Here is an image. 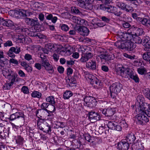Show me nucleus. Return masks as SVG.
Here are the masks:
<instances>
[{
	"mask_svg": "<svg viewBox=\"0 0 150 150\" xmlns=\"http://www.w3.org/2000/svg\"><path fill=\"white\" fill-rule=\"evenodd\" d=\"M93 56V54L90 52L83 54H82L81 57L80 59V60L82 62H86L87 61H88V59L91 58Z\"/></svg>",
	"mask_w": 150,
	"mask_h": 150,
	"instance_id": "obj_19",
	"label": "nucleus"
},
{
	"mask_svg": "<svg viewBox=\"0 0 150 150\" xmlns=\"http://www.w3.org/2000/svg\"><path fill=\"white\" fill-rule=\"evenodd\" d=\"M12 128L14 131L16 132L18 131L19 130L22 132L23 130V127L22 126H17L13 124L12 125Z\"/></svg>",
	"mask_w": 150,
	"mask_h": 150,
	"instance_id": "obj_40",
	"label": "nucleus"
},
{
	"mask_svg": "<svg viewBox=\"0 0 150 150\" xmlns=\"http://www.w3.org/2000/svg\"><path fill=\"white\" fill-rule=\"evenodd\" d=\"M21 91L24 94H27L29 93V91L27 87L24 86L21 88Z\"/></svg>",
	"mask_w": 150,
	"mask_h": 150,
	"instance_id": "obj_50",
	"label": "nucleus"
},
{
	"mask_svg": "<svg viewBox=\"0 0 150 150\" xmlns=\"http://www.w3.org/2000/svg\"><path fill=\"white\" fill-rule=\"evenodd\" d=\"M124 139L129 144H132L133 145H136L137 142L138 140L136 137V134L130 132L128 133L126 136L125 137Z\"/></svg>",
	"mask_w": 150,
	"mask_h": 150,
	"instance_id": "obj_11",
	"label": "nucleus"
},
{
	"mask_svg": "<svg viewBox=\"0 0 150 150\" xmlns=\"http://www.w3.org/2000/svg\"><path fill=\"white\" fill-rule=\"evenodd\" d=\"M87 80L92 85H94L96 88H100L102 85L101 81L95 76L91 74H88L86 75Z\"/></svg>",
	"mask_w": 150,
	"mask_h": 150,
	"instance_id": "obj_8",
	"label": "nucleus"
},
{
	"mask_svg": "<svg viewBox=\"0 0 150 150\" xmlns=\"http://www.w3.org/2000/svg\"><path fill=\"white\" fill-rule=\"evenodd\" d=\"M142 57L144 59L149 62L150 61V52H148L144 53Z\"/></svg>",
	"mask_w": 150,
	"mask_h": 150,
	"instance_id": "obj_41",
	"label": "nucleus"
},
{
	"mask_svg": "<svg viewBox=\"0 0 150 150\" xmlns=\"http://www.w3.org/2000/svg\"><path fill=\"white\" fill-rule=\"evenodd\" d=\"M41 93L38 91H34L31 93V96L33 98H40L41 97Z\"/></svg>",
	"mask_w": 150,
	"mask_h": 150,
	"instance_id": "obj_39",
	"label": "nucleus"
},
{
	"mask_svg": "<svg viewBox=\"0 0 150 150\" xmlns=\"http://www.w3.org/2000/svg\"><path fill=\"white\" fill-rule=\"evenodd\" d=\"M46 108L47 109H49L50 108L53 109L52 111L48 110L46 108H44L43 109H37L35 112V115L38 118H41L42 119H45L47 117V118L52 119L54 117V115L53 113L56 110V108L55 107V104H42L41 108L44 107V105L47 104Z\"/></svg>",
	"mask_w": 150,
	"mask_h": 150,
	"instance_id": "obj_2",
	"label": "nucleus"
},
{
	"mask_svg": "<svg viewBox=\"0 0 150 150\" xmlns=\"http://www.w3.org/2000/svg\"><path fill=\"white\" fill-rule=\"evenodd\" d=\"M150 104H137L135 105V111L137 114L142 113L146 114L148 117H150Z\"/></svg>",
	"mask_w": 150,
	"mask_h": 150,
	"instance_id": "obj_6",
	"label": "nucleus"
},
{
	"mask_svg": "<svg viewBox=\"0 0 150 150\" xmlns=\"http://www.w3.org/2000/svg\"><path fill=\"white\" fill-rule=\"evenodd\" d=\"M62 29L65 31H67L69 29V28L67 25L65 24H62L61 25Z\"/></svg>",
	"mask_w": 150,
	"mask_h": 150,
	"instance_id": "obj_60",
	"label": "nucleus"
},
{
	"mask_svg": "<svg viewBox=\"0 0 150 150\" xmlns=\"http://www.w3.org/2000/svg\"><path fill=\"white\" fill-rule=\"evenodd\" d=\"M142 44L146 49H150V38L147 36H146L142 39Z\"/></svg>",
	"mask_w": 150,
	"mask_h": 150,
	"instance_id": "obj_20",
	"label": "nucleus"
},
{
	"mask_svg": "<svg viewBox=\"0 0 150 150\" xmlns=\"http://www.w3.org/2000/svg\"><path fill=\"white\" fill-rule=\"evenodd\" d=\"M85 103H95L97 101L93 97L87 96L84 99Z\"/></svg>",
	"mask_w": 150,
	"mask_h": 150,
	"instance_id": "obj_28",
	"label": "nucleus"
},
{
	"mask_svg": "<svg viewBox=\"0 0 150 150\" xmlns=\"http://www.w3.org/2000/svg\"><path fill=\"white\" fill-rule=\"evenodd\" d=\"M10 49H12L13 52L16 54H18L21 52L20 48L18 47H12Z\"/></svg>",
	"mask_w": 150,
	"mask_h": 150,
	"instance_id": "obj_47",
	"label": "nucleus"
},
{
	"mask_svg": "<svg viewBox=\"0 0 150 150\" xmlns=\"http://www.w3.org/2000/svg\"><path fill=\"white\" fill-rule=\"evenodd\" d=\"M10 129V127H7V126L6 128H5L3 130L4 133V136H5L6 139V137H9V134L10 133H11Z\"/></svg>",
	"mask_w": 150,
	"mask_h": 150,
	"instance_id": "obj_37",
	"label": "nucleus"
},
{
	"mask_svg": "<svg viewBox=\"0 0 150 150\" xmlns=\"http://www.w3.org/2000/svg\"><path fill=\"white\" fill-rule=\"evenodd\" d=\"M131 35V38L132 40V41L134 44L136 43L140 44L142 43V40L139 37V35H134L131 33V34H130Z\"/></svg>",
	"mask_w": 150,
	"mask_h": 150,
	"instance_id": "obj_22",
	"label": "nucleus"
},
{
	"mask_svg": "<svg viewBox=\"0 0 150 150\" xmlns=\"http://www.w3.org/2000/svg\"><path fill=\"white\" fill-rule=\"evenodd\" d=\"M144 99L143 96L142 95H139L136 99L137 102V103H144L143 102Z\"/></svg>",
	"mask_w": 150,
	"mask_h": 150,
	"instance_id": "obj_49",
	"label": "nucleus"
},
{
	"mask_svg": "<svg viewBox=\"0 0 150 150\" xmlns=\"http://www.w3.org/2000/svg\"><path fill=\"white\" fill-rule=\"evenodd\" d=\"M24 30L25 32V34H27L29 36L32 37L35 36H36V35H35L33 34L34 33L33 32L30 31L28 29H24Z\"/></svg>",
	"mask_w": 150,
	"mask_h": 150,
	"instance_id": "obj_58",
	"label": "nucleus"
},
{
	"mask_svg": "<svg viewBox=\"0 0 150 150\" xmlns=\"http://www.w3.org/2000/svg\"><path fill=\"white\" fill-rule=\"evenodd\" d=\"M125 5V3L121 2H118L116 3V5L119 8L123 10L124 9Z\"/></svg>",
	"mask_w": 150,
	"mask_h": 150,
	"instance_id": "obj_51",
	"label": "nucleus"
},
{
	"mask_svg": "<svg viewBox=\"0 0 150 150\" xmlns=\"http://www.w3.org/2000/svg\"><path fill=\"white\" fill-rule=\"evenodd\" d=\"M80 19V18L76 16H73L71 18L72 21L77 24H79Z\"/></svg>",
	"mask_w": 150,
	"mask_h": 150,
	"instance_id": "obj_46",
	"label": "nucleus"
},
{
	"mask_svg": "<svg viewBox=\"0 0 150 150\" xmlns=\"http://www.w3.org/2000/svg\"><path fill=\"white\" fill-rule=\"evenodd\" d=\"M98 132L100 134H102L104 133L106 134H107V133L109 132L108 127H106L105 123H104L103 124H102L101 126L99 127Z\"/></svg>",
	"mask_w": 150,
	"mask_h": 150,
	"instance_id": "obj_21",
	"label": "nucleus"
},
{
	"mask_svg": "<svg viewBox=\"0 0 150 150\" xmlns=\"http://www.w3.org/2000/svg\"><path fill=\"white\" fill-rule=\"evenodd\" d=\"M146 115L142 113L137 114L135 117V121L137 125L143 126L149 122V117Z\"/></svg>",
	"mask_w": 150,
	"mask_h": 150,
	"instance_id": "obj_7",
	"label": "nucleus"
},
{
	"mask_svg": "<svg viewBox=\"0 0 150 150\" xmlns=\"http://www.w3.org/2000/svg\"><path fill=\"white\" fill-rule=\"evenodd\" d=\"M103 10L109 13H114L115 15L118 16H120L122 13L120 11L117 12L116 8L112 6L108 5L105 6L103 8Z\"/></svg>",
	"mask_w": 150,
	"mask_h": 150,
	"instance_id": "obj_12",
	"label": "nucleus"
},
{
	"mask_svg": "<svg viewBox=\"0 0 150 150\" xmlns=\"http://www.w3.org/2000/svg\"><path fill=\"white\" fill-rule=\"evenodd\" d=\"M85 139L86 140L88 141L89 142H90L91 141L93 140L92 139H93V137L91 136L90 135H87L85 137Z\"/></svg>",
	"mask_w": 150,
	"mask_h": 150,
	"instance_id": "obj_59",
	"label": "nucleus"
},
{
	"mask_svg": "<svg viewBox=\"0 0 150 150\" xmlns=\"http://www.w3.org/2000/svg\"><path fill=\"white\" fill-rule=\"evenodd\" d=\"M137 71L139 74L143 75L146 73V70L145 68H139L137 69Z\"/></svg>",
	"mask_w": 150,
	"mask_h": 150,
	"instance_id": "obj_48",
	"label": "nucleus"
},
{
	"mask_svg": "<svg viewBox=\"0 0 150 150\" xmlns=\"http://www.w3.org/2000/svg\"><path fill=\"white\" fill-rule=\"evenodd\" d=\"M8 59L6 58H5L4 60L0 59V67H4L5 65L8 63Z\"/></svg>",
	"mask_w": 150,
	"mask_h": 150,
	"instance_id": "obj_44",
	"label": "nucleus"
},
{
	"mask_svg": "<svg viewBox=\"0 0 150 150\" xmlns=\"http://www.w3.org/2000/svg\"><path fill=\"white\" fill-rule=\"evenodd\" d=\"M28 38H27L25 37L23 35H18V42L22 43H28L27 39H28ZM29 39L30 40V38Z\"/></svg>",
	"mask_w": 150,
	"mask_h": 150,
	"instance_id": "obj_29",
	"label": "nucleus"
},
{
	"mask_svg": "<svg viewBox=\"0 0 150 150\" xmlns=\"http://www.w3.org/2000/svg\"><path fill=\"white\" fill-rule=\"evenodd\" d=\"M45 50L44 51L45 53L48 54V52H59L60 54L64 56H67L71 55L72 51V47L70 46H66L63 47L60 45L51 44L46 45L45 46Z\"/></svg>",
	"mask_w": 150,
	"mask_h": 150,
	"instance_id": "obj_1",
	"label": "nucleus"
},
{
	"mask_svg": "<svg viewBox=\"0 0 150 150\" xmlns=\"http://www.w3.org/2000/svg\"><path fill=\"white\" fill-rule=\"evenodd\" d=\"M79 24L85 26H86L88 25V22L87 21L84 19H81V18Z\"/></svg>",
	"mask_w": 150,
	"mask_h": 150,
	"instance_id": "obj_57",
	"label": "nucleus"
},
{
	"mask_svg": "<svg viewBox=\"0 0 150 150\" xmlns=\"http://www.w3.org/2000/svg\"><path fill=\"white\" fill-rule=\"evenodd\" d=\"M30 25L34 26L35 29L37 26H39L40 24L38 18H36L34 19H32Z\"/></svg>",
	"mask_w": 150,
	"mask_h": 150,
	"instance_id": "obj_34",
	"label": "nucleus"
},
{
	"mask_svg": "<svg viewBox=\"0 0 150 150\" xmlns=\"http://www.w3.org/2000/svg\"><path fill=\"white\" fill-rule=\"evenodd\" d=\"M93 140H94L97 144H99L102 142V140L101 138L96 137H93Z\"/></svg>",
	"mask_w": 150,
	"mask_h": 150,
	"instance_id": "obj_55",
	"label": "nucleus"
},
{
	"mask_svg": "<svg viewBox=\"0 0 150 150\" xmlns=\"http://www.w3.org/2000/svg\"><path fill=\"white\" fill-rule=\"evenodd\" d=\"M14 139L18 146H22L23 145L25 140L21 136L18 135L15 136Z\"/></svg>",
	"mask_w": 150,
	"mask_h": 150,
	"instance_id": "obj_23",
	"label": "nucleus"
},
{
	"mask_svg": "<svg viewBox=\"0 0 150 150\" xmlns=\"http://www.w3.org/2000/svg\"><path fill=\"white\" fill-rule=\"evenodd\" d=\"M139 146V144H136V145H133L132 147L130 148V150H144V146H142V149L139 148L138 147Z\"/></svg>",
	"mask_w": 150,
	"mask_h": 150,
	"instance_id": "obj_43",
	"label": "nucleus"
},
{
	"mask_svg": "<svg viewBox=\"0 0 150 150\" xmlns=\"http://www.w3.org/2000/svg\"><path fill=\"white\" fill-rule=\"evenodd\" d=\"M73 95V93L70 91H66L63 95V97L64 99H68Z\"/></svg>",
	"mask_w": 150,
	"mask_h": 150,
	"instance_id": "obj_38",
	"label": "nucleus"
},
{
	"mask_svg": "<svg viewBox=\"0 0 150 150\" xmlns=\"http://www.w3.org/2000/svg\"><path fill=\"white\" fill-rule=\"evenodd\" d=\"M43 125H45V126H43V132L47 133H50L52 130L51 126L46 122H44Z\"/></svg>",
	"mask_w": 150,
	"mask_h": 150,
	"instance_id": "obj_27",
	"label": "nucleus"
},
{
	"mask_svg": "<svg viewBox=\"0 0 150 150\" xmlns=\"http://www.w3.org/2000/svg\"><path fill=\"white\" fill-rule=\"evenodd\" d=\"M117 70L118 72H120V75L122 77L125 78H128L129 77L133 79L135 82H139V79L137 75L134 74L130 69L121 67H117Z\"/></svg>",
	"mask_w": 150,
	"mask_h": 150,
	"instance_id": "obj_4",
	"label": "nucleus"
},
{
	"mask_svg": "<svg viewBox=\"0 0 150 150\" xmlns=\"http://www.w3.org/2000/svg\"><path fill=\"white\" fill-rule=\"evenodd\" d=\"M122 87V85L119 82L113 83L110 87L111 97L114 98L120 92Z\"/></svg>",
	"mask_w": 150,
	"mask_h": 150,
	"instance_id": "obj_9",
	"label": "nucleus"
},
{
	"mask_svg": "<svg viewBox=\"0 0 150 150\" xmlns=\"http://www.w3.org/2000/svg\"><path fill=\"white\" fill-rule=\"evenodd\" d=\"M116 124V122L114 121L108 122V123L106 122L105 123L106 127H108V130H109V129L113 130L115 129V126Z\"/></svg>",
	"mask_w": 150,
	"mask_h": 150,
	"instance_id": "obj_31",
	"label": "nucleus"
},
{
	"mask_svg": "<svg viewBox=\"0 0 150 150\" xmlns=\"http://www.w3.org/2000/svg\"><path fill=\"white\" fill-rule=\"evenodd\" d=\"M120 124L122 129V128H126L128 126L126 122L124 121H121L120 122Z\"/></svg>",
	"mask_w": 150,
	"mask_h": 150,
	"instance_id": "obj_62",
	"label": "nucleus"
},
{
	"mask_svg": "<svg viewBox=\"0 0 150 150\" xmlns=\"http://www.w3.org/2000/svg\"><path fill=\"white\" fill-rule=\"evenodd\" d=\"M123 55L125 57L129 59H133L136 57L134 55L133 56H131L128 54L126 53H123Z\"/></svg>",
	"mask_w": 150,
	"mask_h": 150,
	"instance_id": "obj_54",
	"label": "nucleus"
},
{
	"mask_svg": "<svg viewBox=\"0 0 150 150\" xmlns=\"http://www.w3.org/2000/svg\"><path fill=\"white\" fill-rule=\"evenodd\" d=\"M144 96L148 99L150 100V89L146 88L143 90Z\"/></svg>",
	"mask_w": 150,
	"mask_h": 150,
	"instance_id": "obj_35",
	"label": "nucleus"
},
{
	"mask_svg": "<svg viewBox=\"0 0 150 150\" xmlns=\"http://www.w3.org/2000/svg\"><path fill=\"white\" fill-rule=\"evenodd\" d=\"M86 67L89 69L94 70L96 69V62L95 60H90L86 62Z\"/></svg>",
	"mask_w": 150,
	"mask_h": 150,
	"instance_id": "obj_18",
	"label": "nucleus"
},
{
	"mask_svg": "<svg viewBox=\"0 0 150 150\" xmlns=\"http://www.w3.org/2000/svg\"><path fill=\"white\" fill-rule=\"evenodd\" d=\"M117 36L120 39L125 41L126 45V49L131 50L136 47V44L132 41L130 34L120 30L118 32Z\"/></svg>",
	"mask_w": 150,
	"mask_h": 150,
	"instance_id": "obj_3",
	"label": "nucleus"
},
{
	"mask_svg": "<svg viewBox=\"0 0 150 150\" xmlns=\"http://www.w3.org/2000/svg\"><path fill=\"white\" fill-rule=\"evenodd\" d=\"M1 23H2L3 25L7 27H11L13 25V22L10 20H4L3 18H1Z\"/></svg>",
	"mask_w": 150,
	"mask_h": 150,
	"instance_id": "obj_26",
	"label": "nucleus"
},
{
	"mask_svg": "<svg viewBox=\"0 0 150 150\" xmlns=\"http://www.w3.org/2000/svg\"><path fill=\"white\" fill-rule=\"evenodd\" d=\"M88 115V117L90 120H99L102 118V115L99 112H96L95 111L89 112Z\"/></svg>",
	"mask_w": 150,
	"mask_h": 150,
	"instance_id": "obj_15",
	"label": "nucleus"
},
{
	"mask_svg": "<svg viewBox=\"0 0 150 150\" xmlns=\"http://www.w3.org/2000/svg\"><path fill=\"white\" fill-rule=\"evenodd\" d=\"M98 56L100 57L102 60L105 61L110 60L111 57L110 55H108L105 54H98Z\"/></svg>",
	"mask_w": 150,
	"mask_h": 150,
	"instance_id": "obj_30",
	"label": "nucleus"
},
{
	"mask_svg": "<svg viewBox=\"0 0 150 150\" xmlns=\"http://www.w3.org/2000/svg\"><path fill=\"white\" fill-rule=\"evenodd\" d=\"M46 100L47 102L50 103H55L56 102L53 96H49L46 98Z\"/></svg>",
	"mask_w": 150,
	"mask_h": 150,
	"instance_id": "obj_42",
	"label": "nucleus"
},
{
	"mask_svg": "<svg viewBox=\"0 0 150 150\" xmlns=\"http://www.w3.org/2000/svg\"><path fill=\"white\" fill-rule=\"evenodd\" d=\"M78 33L81 35L85 36H87L89 33L88 28L84 26H80L78 29Z\"/></svg>",
	"mask_w": 150,
	"mask_h": 150,
	"instance_id": "obj_17",
	"label": "nucleus"
},
{
	"mask_svg": "<svg viewBox=\"0 0 150 150\" xmlns=\"http://www.w3.org/2000/svg\"><path fill=\"white\" fill-rule=\"evenodd\" d=\"M12 49H10L8 52L7 53V55L8 56L12 58H14L15 57V55L13 53Z\"/></svg>",
	"mask_w": 150,
	"mask_h": 150,
	"instance_id": "obj_53",
	"label": "nucleus"
},
{
	"mask_svg": "<svg viewBox=\"0 0 150 150\" xmlns=\"http://www.w3.org/2000/svg\"><path fill=\"white\" fill-rule=\"evenodd\" d=\"M116 147L118 150H128L129 148V144L124 139L117 144Z\"/></svg>",
	"mask_w": 150,
	"mask_h": 150,
	"instance_id": "obj_13",
	"label": "nucleus"
},
{
	"mask_svg": "<svg viewBox=\"0 0 150 150\" xmlns=\"http://www.w3.org/2000/svg\"><path fill=\"white\" fill-rule=\"evenodd\" d=\"M42 65L45 69L50 74H52L54 72L53 67L49 63L48 60L43 59L41 62Z\"/></svg>",
	"mask_w": 150,
	"mask_h": 150,
	"instance_id": "obj_14",
	"label": "nucleus"
},
{
	"mask_svg": "<svg viewBox=\"0 0 150 150\" xmlns=\"http://www.w3.org/2000/svg\"><path fill=\"white\" fill-rule=\"evenodd\" d=\"M77 48H78V51H81L82 53L86 52H87V50L89 48L86 46H80V45L78 46Z\"/></svg>",
	"mask_w": 150,
	"mask_h": 150,
	"instance_id": "obj_36",
	"label": "nucleus"
},
{
	"mask_svg": "<svg viewBox=\"0 0 150 150\" xmlns=\"http://www.w3.org/2000/svg\"><path fill=\"white\" fill-rule=\"evenodd\" d=\"M2 74L6 78L10 79L14 74L11 69H4L2 70Z\"/></svg>",
	"mask_w": 150,
	"mask_h": 150,
	"instance_id": "obj_16",
	"label": "nucleus"
},
{
	"mask_svg": "<svg viewBox=\"0 0 150 150\" xmlns=\"http://www.w3.org/2000/svg\"><path fill=\"white\" fill-rule=\"evenodd\" d=\"M24 57L25 59L28 61L32 59V56L28 54H25Z\"/></svg>",
	"mask_w": 150,
	"mask_h": 150,
	"instance_id": "obj_63",
	"label": "nucleus"
},
{
	"mask_svg": "<svg viewBox=\"0 0 150 150\" xmlns=\"http://www.w3.org/2000/svg\"><path fill=\"white\" fill-rule=\"evenodd\" d=\"M124 10H125L128 12H132L133 11V10L132 7L126 4L125 5Z\"/></svg>",
	"mask_w": 150,
	"mask_h": 150,
	"instance_id": "obj_52",
	"label": "nucleus"
},
{
	"mask_svg": "<svg viewBox=\"0 0 150 150\" xmlns=\"http://www.w3.org/2000/svg\"><path fill=\"white\" fill-rule=\"evenodd\" d=\"M121 40H119L116 42L115 43L116 47L121 49H126V45L125 41H124L122 39H121Z\"/></svg>",
	"mask_w": 150,
	"mask_h": 150,
	"instance_id": "obj_24",
	"label": "nucleus"
},
{
	"mask_svg": "<svg viewBox=\"0 0 150 150\" xmlns=\"http://www.w3.org/2000/svg\"><path fill=\"white\" fill-rule=\"evenodd\" d=\"M9 62L10 64H13L15 65H18V61L13 58L10 59L9 60Z\"/></svg>",
	"mask_w": 150,
	"mask_h": 150,
	"instance_id": "obj_56",
	"label": "nucleus"
},
{
	"mask_svg": "<svg viewBox=\"0 0 150 150\" xmlns=\"http://www.w3.org/2000/svg\"><path fill=\"white\" fill-rule=\"evenodd\" d=\"M12 85L10 82L5 83L3 86L5 90L9 89Z\"/></svg>",
	"mask_w": 150,
	"mask_h": 150,
	"instance_id": "obj_61",
	"label": "nucleus"
},
{
	"mask_svg": "<svg viewBox=\"0 0 150 150\" xmlns=\"http://www.w3.org/2000/svg\"><path fill=\"white\" fill-rule=\"evenodd\" d=\"M138 21L141 23L143 25L147 26H150V19L146 18H138Z\"/></svg>",
	"mask_w": 150,
	"mask_h": 150,
	"instance_id": "obj_25",
	"label": "nucleus"
},
{
	"mask_svg": "<svg viewBox=\"0 0 150 150\" xmlns=\"http://www.w3.org/2000/svg\"><path fill=\"white\" fill-rule=\"evenodd\" d=\"M133 64L134 66L137 67H139L142 66V61L140 59L134 60Z\"/></svg>",
	"mask_w": 150,
	"mask_h": 150,
	"instance_id": "obj_45",
	"label": "nucleus"
},
{
	"mask_svg": "<svg viewBox=\"0 0 150 150\" xmlns=\"http://www.w3.org/2000/svg\"><path fill=\"white\" fill-rule=\"evenodd\" d=\"M140 25L139 24L134 25L131 28L128 29L127 33L129 34H134L137 35H140L143 34L144 32L142 28L140 27Z\"/></svg>",
	"mask_w": 150,
	"mask_h": 150,
	"instance_id": "obj_10",
	"label": "nucleus"
},
{
	"mask_svg": "<svg viewBox=\"0 0 150 150\" xmlns=\"http://www.w3.org/2000/svg\"><path fill=\"white\" fill-rule=\"evenodd\" d=\"M43 120L41 118H38L37 122V126L41 125L42 124L43 125Z\"/></svg>",
	"mask_w": 150,
	"mask_h": 150,
	"instance_id": "obj_64",
	"label": "nucleus"
},
{
	"mask_svg": "<svg viewBox=\"0 0 150 150\" xmlns=\"http://www.w3.org/2000/svg\"><path fill=\"white\" fill-rule=\"evenodd\" d=\"M8 14L11 16L18 18H21L32 15L31 12L23 9H18L17 10H11L8 12Z\"/></svg>",
	"mask_w": 150,
	"mask_h": 150,
	"instance_id": "obj_5",
	"label": "nucleus"
},
{
	"mask_svg": "<svg viewBox=\"0 0 150 150\" xmlns=\"http://www.w3.org/2000/svg\"><path fill=\"white\" fill-rule=\"evenodd\" d=\"M13 114L14 115V117L16 119L21 117L23 118L24 120H25V115L23 112L22 111L17 112Z\"/></svg>",
	"mask_w": 150,
	"mask_h": 150,
	"instance_id": "obj_32",
	"label": "nucleus"
},
{
	"mask_svg": "<svg viewBox=\"0 0 150 150\" xmlns=\"http://www.w3.org/2000/svg\"><path fill=\"white\" fill-rule=\"evenodd\" d=\"M115 112V110L114 109L111 108L107 109V111L106 113V116L107 117H111L114 114Z\"/></svg>",
	"mask_w": 150,
	"mask_h": 150,
	"instance_id": "obj_33",
	"label": "nucleus"
}]
</instances>
